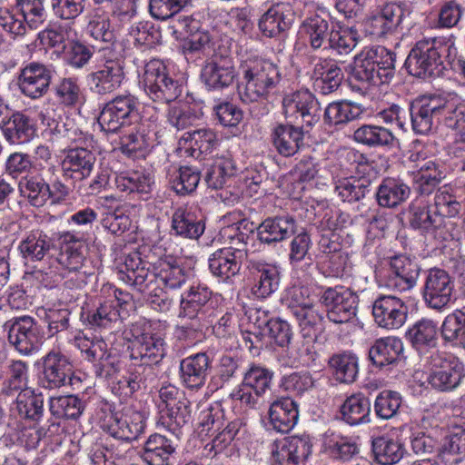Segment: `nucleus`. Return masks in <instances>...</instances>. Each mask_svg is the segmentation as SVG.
Wrapping results in <instances>:
<instances>
[{"mask_svg":"<svg viewBox=\"0 0 465 465\" xmlns=\"http://www.w3.org/2000/svg\"><path fill=\"white\" fill-rule=\"evenodd\" d=\"M143 261L138 252L124 255L117 266L118 278L147 296L151 307L159 312H167L173 299L166 289L181 288L187 280V272L173 258L164 257L153 265Z\"/></svg>","mask_w":465,"mask_h":465,"instance_id":"obj_1","label":"nucleus"},{"mask_svg":"<svg viewBox=\"0 0 465 465\" xmlns=\"http://www.w3.org/2000/svg\"><path fill=\"white\" fill-rule=\"evenodd\" d=\"M458 50L452 36L425 37L411 48L405 65L419 78L439 77L456 59Z\"/></svg>","mask_w":465,"mask_h":465,"instance_id":"obj_2","label":"nucleus"},{"mask_svg":"<svg viewBox=\"0 0 465 465\" xmlns=\"http://www.w3.org/2000/svg\"><path fill=\"white\" fill-rule=\"evenodd\" d=\"M240 68L242 80L238 93L243 103L268 101L277 93L282 78L277 64L261 56H249Z\"/></svg>","mask_w":465,"mask_h":465,"instance_id":"obj_3","label":"nucleus"},{"mask_svg":"<svg viewBox=\"0 0 465 465\" xmlns=\"http://www.w3.org/2000/svg\"><path fill=\"white\" fill-rule=\"evenodd\" d=\"M95 417L104 431L122 440H136L145 428V420L140 411L129 407L116 411L108 401L98 403Z\"/></svg>","mask_w":465,"mask_h":465,"instance_id":"obj_4","label":"nucleus"},{"mask_svg":"<svg viewBox=\"0 0 465 465\" xmlns=\"http://www.w3.org/2000/svg\"><path fill=\"white\" fill-rule=\"evenodd\" d=\"M395 54L384 46L362 50L354 61L353 77L371 85L388 84L395 73Z\"/></svg>","mask_w":465,"mask_h":465,"instance_id":"obj_5","label":"nucleus"},{"mask_svg":"<svg viewBox=\"0 0 465 465\" xmlns=\"http://www.w3.org/2000/svg\"><path fill=\"white\" fill-rule=\"evenodd\" d=\"M142 83L146 95L159 104L175 101L183 93V84L170 74L159 59H152L144 64Z\"/></svg>","mask_w":465,"mask_h":465,"instance_id":"obj_6","label":"nucleus"},{"mask_svg":"<svg viewBox=\"0 0 465 465\" xmlns=\"http://www.w3.org/2000/svg\"><path fill=\"white\" fill-rule=\"evenodd\" d=\"M465 379V366L455 355L435 352L428 362L427 382L435 391L451 392L457 390Z\"/></svg>","mask_w":465,"mask_h":465,"instance_id":"obj_7","label":"nucleus"},{"mask_svg":"<svg viewBox=\"0 0 465 465\" xmlns=\"http://www.w3.org/2000/svg\"><path fill=\"white\" fill-rule=\"evenodd\" d=\"M74 345L85 360L94 363L96 376L109 378L120 371L119 355L108 349L103 338L80 333L74 337Z\"/></svg>","mask_w":465,"mask_h":465,"instance_id":"obj_8","label":"nucleus"},{"mask_svg":"<svg viewBox=\"0 0 465 465\" xmlns=\"http://www.w3.org/2000/svg\"><path fill=\"white\" fill-rule=\"evenodd\" d=\"M9 343L21 355L28 356L37 351L45 332L38 322L31 316H20L8 320L4 324Z\"/></svg>","mask_w":465,"mask_h":465,"instance_id":"obj_9","label":"nucleus"},{"mask_svg":"<svg viewBox=\"0 0 465 465\" xmlns=\"http://www.w3.org/2000/svg\"><path fill=\"white\" fill-rule=\"evenodd\" d=\"M282 105L285 118L292 124L311 128L320 120V103L309 90H298L285 94Z\"/></svg>","mask_w":465,"mask_h":465,"instance_id":"obj_10","label":"nucleus"},{"mask_svg":"<svg viewBox=\"0 0 465 465\" xmlns=\"http://www.w3.org/2000/svg\"><path fill=\"white\" fill-rule=\"evenodd\" d=\"M320 302L326 308L328 319L334 323H345L356 317L359 297L350 288L328 287L322 291Z\"/></svg>","mask_w":465,"mask_h":465,"instance_id":"obj_11","label":"nucleus"},{"mask_svg":"<svg viewBox=\"0 0 465 465\" xmlns=\"http://www.w3.org/2000/svg\"><path fill=\"white\" fill-rule=\"evenodd\" d=\"M138 117L136 98L130 94H120L104 104L98 124L106 133H115L129 125Z\"/></svg>","mask_w":465,"mask_h":465,"instance_id":"obj_12","label":"nucleus"},{"mask_svg":"<svg viewBox=\"0 0 465 465\" xmlns=\"http://www.w3.org/2000/svg\"><path fill=\"white\" fill-rule=\"evenodd\" d=\"M409 223L411 228L422 235L431 237L439 242L452 240L444 219L438 215L431 207L425 203H412L409 207Z\"/></svg>","mask_w":465,"mask_h":465,"instance_id":"obj_13","label":"nucleus"},{"mask_svg":"<svg viewBox=\"0 0 465 465\" xmlns=\"http://www.w3.org/2000/svg\"><path fill=\"white\" fill-rule=\"evenodd\" d=\"M453 291L454 282L446 271L438 268L428 271L421 293L429 308L443 311L450 302Z\"/></svg>","mask_w":465,"mask_h":465,"instance_id":"obj_14","label":"nucleus"},{"mask_svg":"<svg viewBox=\"0 0 465 465\" xmlns=\"http://www.w3.org/2000/svg\"><path fill=\"white\" fill-rule=\"evenodd\" d=\"M124 78V61L104 57L103 64L87 75V84L93 94L106 95L120 88Z\"/></svg>","mask_w":465,"mask_h":465,"instance_id":"obj_15","label":"nucleus"},{"mask_svg":"<svg viewBox=\"0 0 465 465\" xmlns=\"http://www.w3.org/2000/svg\"><path fill=\"white\" fill-rule=\"evenodd\" d=\"M85 251L84 244L74 241L56 257V262L64 270L62 275L67 279L65 284L68 288L80 289L86 284L90 273L84 270Z\"/></svg>","mask_w":465,"mask_h":465,"instance_id":"obj_16","label":"nucleus"},{"mask_svg":"<svg viewBox=\"0 0 465 465\" xmlns=\"http://www.w3.org/2000/svg\"><path fill=\"white\" fill-rule=\"evenodd\" d=\"M389 267V273L384 278L386 288L403 292L416 285L420 268L415 261L405 255H395L390 259Z\"/></svg>","mask_w":465,"mask_h":465,"instance_id":"obj_17","label":"nucleus"},{"mask_svg":"<svg viewBox=\"0 0 465 465\" xmlns=\"http://www.w3.org/2000/svg\"><path fill=\"white\" fill-rule=\"evenodd\" d=\"M312 448V442L308 435L291 436L275 441L272 454L276 465H305Z\"/></svg>","mask_w":465,"mask_h":465,"instance_id":"obj_18","label":"nucleus"},{"mask_svg":"<svg viewBox=\"0 0 465 465\" xmlns=\"http://www.w3.org/2000/svg\"><path fill=\"white\" fill-rule=\"evenodd\" d=\"M408 306L394 295H380L373 302L372 315L379 327L386 330H398L406 322Z\"/></svg>","mask_w":465,"mask_h":465,"instance_id":"obj_19","label":"nucleus"},{"mask_svg":"<svg viewBox=\"0 0 465 465\" xmlns=\"http://www.w3.org/2000/svg\"><path fill=\"white\" fill-rule=\"evenodd\" d=\"M52 75L53 73L49 66L39 62L28 63L20 70L19 90L26 97L39 99L47 94Z\"/></svg>","mask_w":465,"mask_h":465,"instance_id":"obj_20","label":"nucleus"},{"mask_svg":"<svg viewBox=\"0 0 465 465\" xmlns=\"http://www.w3.org/2000/svg\"><path fill=\"white\" fill-rule=\"evenodd\" d=\"M41 385L49 390L61 388L70 383L73 365L59 351L52 350L42 358Z\"/></svg>","mask_w":465,"mask_h":465,"instance_id":"obj_21","label":"nucleus"},{"mask_svg":"<svg viewBox=\"0 0 465 465\" xmlns=\"http://www.w3.org/2000/svg\"><path fill=\"white\" fill-rule=\"evenodd\" d=\"M410 114L415 134H430L440 118V96L429 95L415 99L411 104Z\"/></svg>","mask_w":465,"mask_h":465,"instance_id":"obj_22","label":"nucleus"},{"mask_svg":"<svg viewBox=\"0 0 465 465\" xmlns=\"http://www.w3.org/2000/svg\"><path fill=\"white\" fill-rule=\"evenodd\" d=\"M232 57L214 54L202 68L201 79L208 89L223 90L230 86L236 77Z\"/></svg>","mask_w":465,"mask_h":465,"instance_id":"obj_23","label":"nucleus"},{"mask_svg":"<svg viewBox=\"0 0 465 465\" xmlns=\"http://www.w3.org/2000/svg\"><path fill=\"white\" fill-rule=\"evenodd\" d=\"M295 20V13L289 3L273 4L260 17L258 27L265 37H280L290 30Z\"/></svg>","mask_w":465,"mask_h":465,"instance_id":"obj_24","label":"nucleus"},{"mask_svg":"<svg viewBox=\"0 0 465 465\" xmlns=\"http://www.w3.org/2000/svg\"><path fill=\"white\" fill-rule=\"evenodd\" d=\"M166 354V343L157 333L143 332L132 341L130 357L145 366L159 364Z\"/></svg>","mask_w":465,"mask_h":465,"instance_id":"obj_25","label":"nucleus"},{"mask_svg":"<svg viewBox=\"0 0 465 465\" xmlns=\"http://www.w3.org/2000/svg\"><path fill=\"white\" fill-rule=\"evenodd\" d=\"M212 369V361L205 352L190 355L180 361L181 383L188 390H201Z\"/></svg>","mask_w":465,"mask_h":465,"instance_id":"obj_26","label":"nucleus"},{"mask_svg":"<svg viewBox=\"0 0 465 465\" xmlns=\"http://www.w3.org/2000/svg\"><path fill=\"white\" fill-rule=\"evenodd\" d=\"M54 250V240L40 229L25 232L18 244L19 253L26 263L45 261Z\"/></svg>","mask_w":465,"mask_h":465,"instance_id":"obj_27","label":"nucleus"},{"mask_svg":"<svg viewBox=\"0 0 465 465\" xmlns=\"http://www.w3.org/2000/svg\"><path fill=\"white\" fill-rule=\"evenodd\" d=\"M311 78L313 85L322 94L335 92L343 80V73L338 64L327 58H313L311 62Z\"/></svg>","mask_w":465,"mask_h":465,"instance_id":"obj_28","label":"nucleus"},{"mask_svg":"<svg viewBox=\"0 0 465 465\" xmlns=\"http://www.w3.org/2000/svg\"><path fill=\"white\" fill-rule=\"evenodd\" d=\"M0 129L5 141L12 145L27 143L36 136L35 120L20 111L12 112Z\"/></svg>","mask_w":465,"mask_h":465,"instance_id":"obj_29","label":"nucleus"},{"mask_svg":"<svg viewBox=\"0 0 465 465\" xmlns=\"http://www.w3.org/2000/svg\"><path fill=\"white\" fill-rule=\"evenodd\" d=\"M249 270L252 279L251 292L253 296L263 299L277 291L280 272L275 265L261 261H251Z\"/></svg>","mask_w":465,"mask_h":465,"instance_id":"obj_30","label":"nucleus"},{"mask_svg":"<svg viewBox=\"0 0 465 465\" xmlns=\"http://www.w3.org/2000/svg\"><path fill=\"white\" fill-rule=\"evenodd\" d=\"M95 162L96 157L90 150L71 149L62 161L63 175L73 182H82L90 176Z\"/></svg>","mask_w":465,"mask_h":465,"instance_id":"obj_31","label":"nucleus"},{"mask_svg":"<svg viewBox=\"0 0 465 465\" xmlns=\"http://www.w3.org/2000/svg\"><path fill=\"white\" fill-rule=\"evenodd\" d=\"M333 26L319 14H312L304 18L300 25V34L313 51L327 50Z\"/></svg>","mask_w":465,"mask_h":465,"instance_id":"obj_32","label":"nucleus"},{"mask_svg":"<svg viewBox=\"0 0 465 465\" xmlns=\"http://www.w3.org/2000/svg\"><path fill=\"white\" fill-rule=\"evenodd\" d=\"M295 232L296 222L291 215L266 218L257 227L258 239L268 245L284 241Z\"/></svg>","mask_w":465,"mask_h":465,"instance_id":"obj_33","label":"nucleus"},{"mask_svg":"<svg viewBox=\"0 0 465 465\" xmlns=\"http://www.w3.org/2000/svg\"><path fill=\"white\" fill-rule=\"evenodd\" d=\"M242 256L243 253L240 248L219 249L211 254L209 269L213 275L226 281L239 272Z\"/></svg>","mask_w":465,"mask_h":465,"instance_id":"obj_34","label":"nucleus"},{"mask_svg":"<svg viewBox=\"0 0 465 465\" xmlns=\"http://www.w3.org/2000/svg\"><path fill=\"white\" fill-rule=\"evenodd\" d=\"M174 451L171 440L154 433L144 441L140 457L147 465H172Z\"/></svg>","mask_w":465,"mask_h":465,"instance_id":"obj_35","label":"nucleus"},{"mask_svg":"<svg viewBox=\"0 0 465 465\" xmlns=\"http://www.w3.org/2000/svg\"><path fill=\"white\" fill-rule=\"evenodd\" d=\"M371 448L376 461L381 465L399 462L406 452L402 440L396 433H387L374 438Z\"/></svg>","mask_w":465,"mask_h":465,"instance_id":"obj_36","label":"nucleus"},{"mask_svg":"<svg viewBox=\"0 0 465 465\" xmlns=\"http://www.w3.org/2000/svg\"><path fill=\"white\" fill-rule=\"evenodd\" d=\"M269 419L272 428L282 433L290 431L299 419L298 406L291 398L273 401L269 409Z\"/></svg>","mask_w":465,"mask_h":465,"instance_id":"obj_37","label":"nucleus"},{"mask_svg":"<svg viewBox=\"0 0 465 465\" xmlns=\"http://www.w3.org/2000/svg\"><path fill=\"white\" fill-rule=\"evenodd\" d=\"M153 146L150 132L140 124L120 138L121 152L130 158H144Z\"/></svg>","mask_w":465,"mask_h":465,"instance_id":"obj_38","label":"nucleus"},{"mask_svg":"<svg viewBox=\"0 0 465 465\" xmlns=\"http://www.w3.org/2000/svg\"><path fill=\"white\" fill-rule=\"evenodd\" d=\"M404 346L397 337L380 338L369 350V359L373 365L382 368L397 362L403 353Z\"/></svg>","mask_w":465,"mask_h":465,"instance_id":"obj_39","label":"nucleus"},{"mask_svg":"<svg viewBox=\"0 0 465 465\" xmlns=\"http://www.w3.org/2000/svg\"><path fill=\"white\" fill-rule=\"evenodd\" d=\"M353 139L356 143L371 148L394 146L397 139L393 132L381 125L363 124L353 133Z\"/></svg>","mask_w":465,"mask_h":465,"instance_id":"obj_40","label":"nucleus"},{"mask_svg":"<svg viewBox=\"0 0 465 465\" xmlns=\"http://www.w3.org/2000/svg\"><path fill=\"white\" fill-rule=\"evenodd\" d=\"M410 193L411 189L403 181L387 177L380 183L376 192V199L381 207L395 208L405 202Z\"/></svg>","mask_w":465,"mask_h":465,"instance_id":"obj_41","label":"nucleus"},{"mask_svg":"<svg viewBox=\"0 0 465 465\" xmlns=\"http://www.w3.org/2000/svg\"><path fill=\"white\" fill-rule=\"evenodd\" d=\"M302 127L293 124H279L272 132V142L277 152L282 156L294 155L302 143Z\"/></svg>","mask_w":465,"mask_h":465,"instance_id":"obj_42","label":"nucleus"},{"mask_svg":"<svg viewBox=\"0 0 465 465\" xmlns=\"http://www.w3.org/2000/svg\"><path fill=\"white\" fill-rule=\"evenodd\" d=\"M211 295L212 292L207 287H191L186 293L182 295L179 316L188 319H199V315L206 312Z\"/></svg>","mask_w":465,"mask_h":465,"instance_id":"obj_43","label":"nucleus"},{"mask_svg":"<svg viewBox=\"0 0 465 465\" xmlns=\"http://www.w3.org/2000/svg\"><path fill=\"white\" fill-rule=\"evenodd\" d=\"M437 333V323L432 320L422 318L409 328L406 339L415 350L421 351L436 346Z\"/></svg>","mask_w":465,"mask_h":465,"instance_id":"obj_44","label":"nucleus"},{"mask_svg":"<svg viewBox=\"0 0 465 465\" xmlns=\"http://www.w3.org/2000/svg\"><path fill=\"white\" fill-rule=\"evenodd\" d=\"M341 417L349 425L370 422L371 401L362 393L352 394L341 406Z\"/></svg>","mask_w":465,"mask_h":465,"instance_id":"obj_45","label":"nucleus"},{"mask_svg":"<svg viewBox=\"0 0 465 465\" xmlns=\"http://www.w3.org/2000/svg\"><path fill=\"white\" fill-rule=\"evenodd\" d=\"M419 166V171L414 177V189L421 195H429L433 193L445 175L439 163L433 160L423 161Z\"/></svg>","mask_w":465,"mask_h":465,"instance_id":"obj_46","label":"nucleus"},{"mask_svg":"<svg viewBox=\"0 0 465 465\" xmlns=\"http://www.w3.org/2000/svg\"><path fill=\"white\" fill-rule=\"evenodd\" d=\"M76 36V31L72 26L60 25L40 31L37 34L36 40L39 41L40 45L64 54Z\"/></svg>","mask_w":465,"mask_h":465,"instance_id":"obj_47","label":"nucleus"},{"mask_svg":"<svg viewBox=\"0 0 465 465\" xmlns=\"http://www.w3.org/2000/svg\"><path fill=\"white\" fill-rule=\"evenodd\" d=\"M440 117L444 124L451 130H461L465 127V99L457 94H450L447 97L440 96Z\"/></svg>","mask_w":465,"mask_h":465,"instance_id":"obj_48","label":"nucleus"},{"mask_svg":"<svg viewBox=\"0 0 465 465\" xmlns=\"http://www.w3.org/2000/svg\"><path fill=\"white\" fill-rule=\"evenodd\" d=\"M180 25L188 34L185 49L190 53L204 52L212 46V35L207 29L202 27L200 21L193 16H183Z\"/></svg>","mask_w":465,"mask_h":465,"instance_id":"obj_49","label":"nucleus"},{"mask_svg":"<svg viewBox=\"0 0 465 465\" xmlns=\"http://www.w3.org/2000/svg\"><path fill=\"white\" fill-rule=\"evenodd\" d=\"M205 225L194 213L185 207L177 208L172 217V230L176 235L188 239H198L204 232Z\"/></svg>","mask_w":465,"mask_h":465,"instance_id":"obj_50","label":"nucleus"},{"mask_svg":"<svg viewBox=\"0 0 465 465\" xmlns=\"http://www.w3.org/2000/svg\"><path fill=\"white\" fill-rule=\"evenodd\" d=\"M248 432L246 422L237 418L230 422L216 432L212 433L213 436L212 442L207 444L205 448L210 446L209 450L214 451V454L224 450L232 441L240 440L244 439Z\"/></svg>","mask_w":465,"mask_h":465,"instance_id":"obj_51","label":"nucleus"},{"mask_svg":"<svg viewBox=\"0 0 465 465\" xmlns=\"http://www.w3.org/2000/svg\"><path fill=\"white\" fill-rule=\"evenodd\" d=\"M28 364L22 360H12L7 367V377L2 383L1 393L15 396L27 387Z\"/></svg>","mask_w":465,"mask_h":465,"instance_id":"obj_52","label":"nucleus"},{"mask_svg":"<svg viewBox=\"0 0 465 465\" xmlns=\"http://www.w3.org/2000/svg\"><path fill=\"white\" fill-rule=\"evenodd\" d=\"M235 173L236 165L231 155H221L209 167L205 182L210 188L222 189Z\"/></svg>","mask_w":465,"mask_h":465,"instance_id":"obj_53","label":"nucleus"},{"mask_svg":"<svg viewBox=\"0 0 465 465\" xmlns=\"http://www.w3.org/2000/svg\"><path fill=\"white\" fill-rule=\"evenodd\" d=\"M18 186L22 195L34 206H43L50 199L49 184L38 174L23 176Z\"/></svg>","mask_w":465,"mask_h":465,"instance_id":"obj_54","label":"nucleus"},{"mask_svg":"<svg viewBox=\"0 0 465 465\" xmlns=\"http://www.w3.org/2000/svg\"><path fill=\"white\" fill-rule=\"evenodd\" d=\"M364 113L361 104L341 101L331 103L324 111V121L328 124H342L359 119Z\"/></svg>","mask_w":465,"mask_h":465,"instance_id":"obj_55","label":"nucleus"},{"mask_svg":"<svg viewBox=\"0 0 465 465\" xmlns=\"http://www.w3.org/2000/svg\"><path fill=\"white\" fill-rule=\"evenodd\" d=\"M16 410L22 418L38 421L44 414V397L32 388L15 394Z\"/></svg>","mask_w":465,"mask_h":465,"instance_id":"obj_56","label":"nucleus"},{"mask_svg":"<svg viewBox=\"0 0 465 465\" xmlns=\"http://www.w3.org/2000/svg\"><path fill=\"white\" fill-rule=\"evenodd\" d=\"M371 182L367 178L346 177L335 183V192L343 202L355 203L370 193Z\"/></svg>","mask_w":465,"mask_h":465,"instance_id":"obj_57","label":"nucleus"},{"mask_svg":"<svg viewBox=\"0 0 465 465\" xmlns=\"http://www.w3.org/2000/svg\"><path fill=\"white\" fill-rule=\"evenodd\" d=\"M292 314L296 319L304 338H316L323 329L324 316L316 303Z\"/></svg>","mask_w":465,"mask_h":465,"instance_id":"obj_58","label":"nucleus"},{"mask_svg":"<svg viewBox=\"0 0 465 465\" xmlns=\"http://www.w3.org/2000/svg\"><path fill=\"white\" fill-rule=\"evenodd\" d=\"M84 408V402L75 395L52 397L49 400V411L56 418L76 420Z\"/></svg>","mask_w":465,"mask_h":465,"instance_id":"obj_59","label":"nucleus"},{"mask_svg":"<svg viewBox=\"0 0 465 465\" xmlns=\"http://www.w3.org/2000/svg\"><path fill=\"white\" fill-rule=\"evenodd\" d=\"M169 183L178 194L185 195L193 193L199 182L200 173L189 166L173 168L168 173Z\"/></svg>","mask_w":465,"mask_h":465,"instance_id":"obj_60","label":"nucleus"},{"mask_svg":"<svg viewBox=\"0 0 465 465\" xmlns=\"http://www.w3.org/2000/svg\"><path fill=\"white\" fill-rule=\"evenodd\" d=\"M440 331L446 342L460 345L465 349V312L456 310L447 315L441 324Z\"/></svg>","mask_w":465,"mask_h":465,"instance_id":"obj_61","label":"nucleus"},{"mask_svg":"<svg viewBox=\"0 0 465 465\" xmlns=\"http://www.w3.org/2000/svg\"><path fill=\"white\" fill-rule=\"evenodd\" d=\"M359 35L356 29L348 26L333 27L327 50H332L338 55L351 54L358 44Z\"/></svg>","mask_w":465,"mask_h":465,"instance_id":"obj_62","label":"nucleus"},{"mask_svg":"<svg viewBox=\"0 0 465 465\" xmlns=\"http://www.w3.org/2000/svg\"><path fill=\"white\" fill-rule=\"evenodd\" d=\"M439 456L447 462L458 463L465 458V430L457 429L445 436Z\"/></svg>","mask_w":465,"mask_h":465,"instance_id":"obj_63","label":"nucleus"},{"mask_svg":"<svg viewBox=\"0 0 465 465\" xmlns=\"http://www.w3.org/2000/svg\"><path fill=\"white\" fill-rule=\"evenodd\" d=\"M333 375L337 381L344 383H351L358 374V359L351 353L333 355L329 361Z\"/></svg>","mask_w":465,"mask_h":465,"instance_id":"obj_64","label":"nucleus"}]
</instances>
